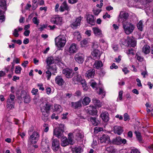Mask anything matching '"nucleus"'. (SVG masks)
Segmentation results:
<instances>
[{
	"label": "nucleus",
	"instance_id": "obj_8",
	"mask_svg": "<svg viewBox=\"0 0 153 153\" xmlns=\"http://www.w3.org/2000/svg\"><path fill=\"white\" fill-rule=\"evenodd\" d=\"M39 133L36 131L33 132L30 136L29 140L32 144L36 143L39 139Z\"/></svg>",
	"mask_w": 153,
	"mask_h": 153
},
{
	"label": "nucleus",
	"instance_id": "obj_25",
	"mask_svg": "<svg viewBox=\"0 0 153 153\" xmlns=\"http://www.w3.org/2000/svg\"><path fill=\"white\" fill-rule=\"evenodd\" d=\"M87 22L92 25H94L95 24L94 16L92 15H88L87 18Z\"/></svg>",
	"mask_w": 153,
	"mask_h": 153
},
{
	"label": "nucleus",
	"instance_id": "obj_39",
	"mask_svg": "<svg viewBox=\"0 0 153 153\" xmlns=\"http://www.w3.org/2000/svg\"><path fill=\"white\" fill-rule=\"evenodd\" d=\"M71 104L72 107L75 108H77L81 105L80 101H79L75 102H72Z\"/></svg>",
	"mask_w": 153,
	"mask_h": 153
},
{
	"label": "nucleus",
	"instance_id": "obj_23",
	"mask_svg": "<svg viewBox=\"0 0 153 153\" xmlns=\"http://www.w3.org/2000/svg\"><path fill=\"white\" fill-rule=\"evenodd\" d=\"M100 117L103 121L105 122H108L109 120L108 113L106 111L102 112Z\"/></svg>",
	"mask_w": 153,
	"mask_h": 153
},
{
	"label": "nucleus",
	"instance_id": "obj_16",
	"mask_svg": "<svg viewBox=\"0 0 153 153\" xmlns=\"http://www.w3.org/2000/svg\"><path fill=\"white\" fill-rule=\"evenodd\" d=\"M51 21L54 22V24L57 25H61L63 23L62 17L59 16H56L55 18H52Z\"/></svg>",
	"mask_w": 153,
	"mask_h": 153
},
{
	"label": "nucleus",
	"instance_id": "obj_34",
	"mask_svg": "<svg viewBox=\"0 0 153 153\" xmlns=\"http://www.w3.org/2000/svg\"><path fill=\"white\" fill-rule=\"evenodd\" d=\"M61 138V146H65L68 145L69 144L68 142L67 138L63 136Z\"/></svg>",
	"mask_w": 153,
	"mask_h": 153
},
{
	"label": "nucleus",
	"instance_id": "obj_15",
	"mask_svg": "<svg viewBox=\"0 0 153 153\" xmlns=\"http://www.w3.org/2000/svg\"><path fill=\"white\" fill-rule=\"evenodd\" d=\"M77 50L76 45L75 43H72L67 51L70 54H72L76 52Z\"/></svg>",
	"mask_w": 153,
	"mask_h": 153
},
{
	"label": "nucleus",
	"instance_id": "obj_6",
	"mask_svg": "<svg viewBox=\"0 0 153 153\" xmlns=\"http://www.w3.org/2000/svg\"><path fill=\"white\" fill-rule=\"evenodd\" d=\"M72 133L75 136V139L78 141L81 140L84 137L82 131L78 128L74 130Z\"/></svg>",
	"mask_w": 153,
	"mask_h": 153
},
{
	"label": "nucleus",
	"instance_id": "obj_59",
	"mask_svg": "<svg viewBox=\"0 0 153 153\" xmlns=\"http://www.w3.org/2000/svg\"><path fill=\"white\" fill-rule=\"evenodd\" d=\"M124 120L125 121L129 120L130 119L129 115L126 113L124 114Z\"/></svg>",
	"mask_w": 153,
	"mask_h": 153
},
{
	"label": "nucleus",
	"instance_id": "obj_41",
	"mask_svg": "<svg viewBox=\"0 0 153 153\" xmlns=\"http://www.w3.org/2000/svg\"><path fill=\"white\" fill-rule=\"evenodd\" d=\"M106 150L108 153H117V152L112 147H107Z\"/></svg>",
	"mask_w": 153,
	"mask_h": 153
},
{
	"label": "nucleus",
	"instance_id": "obj_30",
	"mask_svg": "<svg viewBox=\"0 0 153 153\" xmlns=\"http://www.w3.org/2000/svg\"><path fill=\"white\" fill-rule=\"evenodd\" d=\"M22 27H18L14 29L13 31V35L15 37H18L19 36V34L18 32L23 30Z\"/></svg>",
	"mask_w": 153,
	"mask_h": 153
},
{
	"label": "nucleus",
	"instance_id": "obj_9",
	"mask_svg": "<svg viewBox=\"0 0 153 153\" xmlns=\"http://www.w3.org/2000/svg\"><path fill=\"white\" fill-rule=\"evenodd\" d=\"M62 73L65 76L68 78H71L74 74V71L68 68L64 69L62 71Z\"/></svg>",
	"mask_w": 153,
	"mask_h": 153
},
{
	"label": "nucleus",
	"instance_id": "obj_31",
	"mask_svg": "<svg viewBox=\"0 0 153 153\" xmlns=\"http://www.w3.org/2000/svg\"><path fill=\"white\" fill-rule=\"evenodd\" d=\"M48 69V70H50L52 72L53 74L55 75V74L57 72V68L55 65L49 66Z\"/></svg>",
	"mask_w": 153,
	"mask_h": 153
},
{
	"label": "nucleus",
	"instance_id": "obj_42",
	"mask_svg": "<svg viewBox=\"0 0 153 153\" xmlns=\"http://www.w3.org/2000/svg\"><path fill=\"white\" fill-rule=\"evenodd\" d=\"M150 47L146 45L144 46L143 49V52L145 54H147L149 53Z\"/></svg>",
	"mask_w": 153,
	"mask_h": 153
},
{
	"label": "nucleus",
	"instance_id": "obj_24",
	"mask_svg": "<svg viewBox=\"0 0 153 153\" xmlns=\"http://www.w3.org/2000/svg\"><path fill=\"white\" fill-rule=\"evenodd\" d=\"M92 30L94 34L97 36L100 37L102 36V31L100 29L97 27H94L92 28Z\"/></svg>",
	"mask_w": 153,
	"mask_h": 153
},
{
	"label": "nucleus",
	"instance_id": "obj_5",
	"mask_svg": "<svg viewBox=\"0 0 153 153\" xmlns=\"http://www.w3.org/2000/svg\"><path fill=\"white\" fill-rule=\"evenodd\" d=\"M124 45L134 47L136 45V42L132 37H128L127 40H124V42L122 43Z\"/></svg>",
	"mask_w": 153,
	"mask_h": 153
},
{
	"label": "nucleus",
	"instance_id": "obj_32",
	"mask_svg": "<svg viewBox=\"0 0 153 153\" xmlns=\"http://www.w3.org/2000/svg\"><path fill=\"white\" fill-rule=\"evenodd\" d=\"M54 111L57 112L59 113L61 112L62 111L61 106L57 104L54 105V107L53 108Z\"/></svg>",
	"mask_w": 153,
	"mask_h": 153
},
{
	"label": "nucleus",
	"instance_id": "obj_18",
	"mask_svg": "<svg viewBox=\"0 0 153 153\" xmlns=\"http://www.w3.org/2000/svg\"><path fill=\"white\" fill-rule=\"evenodd\" d=\"M72 80L74 84H77L80 82L81 83L82 81L85 80L82 78L81 75L79 74L75 76L72 78Z\"/></svg>",
	"mask_w": 153,
	"mask_h": 153
},
{
	"label": "nucleus",
	"instance_id": "obj_11",
	"mask_svg": "<svg viewBox=\"0 0 153 153\" xmlns=\"http://www.w3.org/2000/svg\"><path fill=\"white\" fill-rule=\"evenodd\" d=\"M129 16L128 14L127 13L124 12L123 11H121L118 17V21L119 22H127L126 21Z\"/></svg>",
	"mask_w": 153,
	"mask_h": 153
},
{
	"label": "nucleus",
	"instance_id": "obj_53",
	"mask_svg": "<svg viewBox=\"0 0 153 153\" xmlns=\"http://www.w3.org/2000/svg\"><path fill=\"white\" fill-rule=\"evenodd\" d=\"M46 78L48 80H50L51 76V72L50 71V70H47L46 71Z\"/></svg>",
	"mask_w": 153,
	"mask_h": 153
},
{
	"label": "nucleus",
	"instance_id": "obj_47",
	"mask_svg": "<svg viewBox=\"0 0 153 153\" xmlns=\"http://www.w3.org/2000/svg\"><path fill=\"white\" fill-rule=\"evenodd\" d=\"M75 38H76L78 41L80 40L81 36L80 33L78 32H76L74 33Z\"/></svg>",
	"mask_w": 153,
	"mask_h": 153
},
{
	"label": "nucleus",
	"instance_id": "obj_22",
	"mask_svg": "<svg viewBox=\"0 0 153 153\" xmlns=\"http://www.w3.org/2000/svg\"><path fill=\"white\" fill-rule=\"evenodd\" d=\"M55 82L56 83L60 86L62 85L65 82L62 77L60 76H58L56 77Z\"/></svg>",
	"mask_w": 153,
	"mask_h": 153
},
{
	"label": "nucleus",
	"instance_id": "obj_14",
	"mask_svg": "<svg viewBox=\"0 0 153 153\" xmlns=\"http://www.w3.org/2000/svg\"><path fill=\"white\" fill-rule=\"evenodd\" d=\"M74 58L76 61L79 64L82 63L84 61V56L81 53L76 54L75 55Z\"/></svg>",
	"mask_w": 153,
	"mask_h": 153
},
{
	"label": "nucleus",
	"instance_id": "obj_28",
	"mask_svg": "<svg viewBox=\"0 0 153 153\" xmlns=\"http://www.w3.org/2000/svg\"><path fill=\"white\" fill-rule=\"evenodd\" d=\"M103 66L102 62L100 60L96 61L93 65V67L97 69H99Z\"/></svg>",
	"mask_w": 153,
	"mask_h": 153
},
{
	"label": "nucleus",
	"instance_id": "obj_63",
	"mask_svg": "<svg viewBox=\"0 0 153 153\" xmlns=\"http://www.w3.org/2000/svg\"><path fill=\"white\" fill-rule=\"evenodd\" d=\"M64 128H65V126H64V125L63 124H61L59 125V128H57L58 129H59L61 130H62L64 132Z\"/></svg>",
	"mask_w": 153,
	"mask_h": 153
},
{
	"label": "nucleus",
	"instance_id": "obj_49",
	"mask_svg": "<svg viewBox=\"0 0 153 153\" xmlns=\"http://www.w3.org/2000/svg\"><path fill=\"white\" fill-rule=\"evenodd\" d=\"M73 135V134L72 133H69L68 134V143L72 145L73 144V140L72 137H71V136H72Z\"/></svg>",
	"mask_w": 153,
	"mask_h": 153
},
{
	"label": "nucleus",
	"instance_id": "obj_61",
	"mask_svg": "<svg viewBox=\"0 0 153 153\" xmlns=\"http://www.w3.org/2000/svg\"><path fill=\"white\" fill-rule=\"evenodd\" d=\"M135 133L136 134L137 138L140 141L141 140L140 134L139 132H137V131H135Z\"/></svg>",
	"mask_w": 153,
	"mask_h": 153
},
{
	"label": "nucleus",
	"instance_id": "obj_64",
	"mask_svg": "<svg viewBox=\"0 0 153 153\" xmlns=\"http://www.w3.org/2000/svg\"><path fill=\"white\" fill-rule=\"evenodd\" d=\"M137 59V60L140 62H142L143 60V57L138 56L137 54L136 55Z\"/></svg>",
	"mask_w": 153,
	"mask_h": 153
},
{
	"label": "nucleus",
	"instance_id": "obj_54",
	"mask_svg": "<svg viewBox=\"0 0 153 153\" xmlns=\"http://www.w3.org/2000/svg\"><path fill=\"white\" fill-rule=\"evenodd\" d=\"M94 129V132L96 133H97L98 132L101 131L103 130L102 128L100 127H95Z\"/></svg>",
	"mask_w": 153,
	"mask_h": 153
},
{
	"label": "nucleus",
	"instance_id": "obj_40",
	"mask_svg": "<svg viewBox=\"0 0 153 153\" xmlns=\"http://www.w3.org/2000/svg\"><path fill=\"white\" fill-rule=\"evenodd\" d=\"M81 84L82 85L83 90L84 91H87L88 89V87L85 80H83L82 81Z\"/></svg>",
	"mask_w": 153,
	"mask_h": 153
},
{
	"label": "nucleus",
	"instance_id": "obj_19",
	"mask_svg": "<svg viewBox=\"0 0 153 153\" xmlns=\"http://www.w3.org/2000/svg\"><path fill=\"white\" fill-rule=\"evenodd\" d=\"M63 131L62 130H61L57 128H56L54 130L53 135L58 138H60L63 136Z\"/></svg>",
	"mask_w": 153,
	"mask_h": 153
},
{
	"label": "nucleus",
	"instance_id": "obj_38",
	"mask_svg": "<svg viewBox=\"0 0 153 153\" xmlns=\"http://www.w3.org/2000/svg\"><path fill=\"white\" fill-rule=\"evenodd\" d=\"M72 153H81V148L80 146H76L72 149Z\"/></svg>",
	"mask_w": 153,
	"mask_h": 153
},
{
	"label": "nucleus",
	"instance_id": "obj_62",
	"mask_svg": "<svg viewBox=\"0 0 153 153\" xmlns=\"http://www.w3.org/2000/svg\"><path fill=\"white\" fill-rule=\"evenodd\" d=\"M28 63L29 62L28 61H25L22 63L21 64V65L24 68H25L27 67V64H28Z\"/></svg>",
	"mask_w": 153,
	"mask_h": 153
},
{
	"label": "nucleus",
	"instance_id": "obj_45",
	"mask_svg": "<svg viewBox=\"0 0 153 153\" xmlns=\"http://www.w3.org/2000/svg\"><path fill=\"white\" fill-rule=\"evenodd\" d=\"M90 120L92 124L94 126H97L98 124V122L96 120L95 117H91L90 118Z\"/></svg>",
	"mask_w": 153,
	"mask_h": 153
},
{
	"label": "nucleus",
	"instance_id": "obj_33",
	"mask_svg": "<svg viewBox=\"0 0 153 153\" xmlns=\"http://www.w3.org/2000/svg\"><path fill=\"white\" fill-rule=\"evenodd\" d=\"M46 62L47 65L49 66L51 64L54 62L56 63V59H54L53 57L51 56L48 58L46 60Z\"/></svg>",
	"mask_w": 153,
	"mask_h": 153
},
{
	"label": "nucleus",
	"instance_id": "obj_7",
	"mask_svg": "<svg viewBox=\"0 0 153 153\" xmlns=\"http://www.w3.org/2000/svg\"><path fill=\"white\" fill-rule=\"evenodd\" d=\"M41 149L43 153H50V151L49 147V143L44 140H43L41 143Z\"/></svg>",
	"mask_w": 153,
	"mask_h": 153
},
{
	"label": "nucleus",
	"instance_id": "obj_13",
	"mask_svg": "<svg viewBox=\"0 0 153 153\" xmlns=\"http://www.w3.org/2000/svg\"><path fill=\"white\" fill-rule=\"evenodd\" d=\"M52 148L54 152H56L59 149V143L58 140L56 139L53 140Z\"/></svg>",
	"mask_w": 153,
	"mask_h": 153
},
{
	"label": "nucleus",
	"instance_id": "obj_10",
	"mask_svg": "<svg viewBox=\"0 0 153 153\" xmlns=\"http://www.w3.org/2000/svg\"><path fill=\"white\" fill-rule=\"evenodd\" d=\"M85 110L89 114L92 115H95L97 114V111L95 107L93 106H90L85 107Z\"/></svg>",
	"mask_w": 153,
	"mask_h": 153
},
{
	"label": "nucleus",
	"instance_id": "obj_50",
	"mask_svg": "<svg viewBox=\"0 0 153 153\" xmlns=\"http://www.w3.org/2000/svg\"><path fill=\"white\" fill-rule=\"evenodd\" d=\"M22 70V68L19 65L17 66L15 68V73L16 74H20Z\"/></svg>",
	"mask_w": 153,
	"mask_h": 153
},
{
	"label": "nucleus",
	"instance_id": "obj_2",
	"mask_svg": "<svg viewBox=\"0 0 153 153\" xmlns=\"http://www.w3.org/2000/svg\"><path fill=\"white\" fill-rule=\"evenodd\" d=\"M123 28L124 33L127 35L131 33L134 30L135 25L130 22H123Z\"/></svg>",
	"mask_w": 153,
	"mask_h": 153
},
{
	"label": "nucleus",
	"instance_id": "obj_36",
	"mask_svg": "<svg viewBox=\"0 0 153 153\" xmlns=\"http://www.w3.org/2000/svg\"><path fill=\"white\" fill-rule=\"evenodd\" d=\"M93 102L94 104L98 107H101L102 105V103L100 101L96 98H94L92 99Z\"/></svg>",
	"mask_w": 153,
	"mask_h": 153
},
{
	"label": "nucleus",
	"instance_id": "obj_60",
	"mask_svg": "<svg viewBox=\"0 0 153 153\" xmlns=\"http://www.w3.org/2000/svg\"><path fill=\"white\" fill-rule=\"evenodd\" d=\"M87 43L88 41L85 39L83 40L81 42V44L82 46H84L85 45H87Z\"/></svg>",
	"mask_w": 153,
	"mask_h": 153
},
{
	"label": "nucleus",
	"instance_id": "obj_46",
	"mask_svg": "<svg viewBox=\"0 0 153 153\" xmlns=\"http://www.w3.org/2000/svg\"><path fill=\"white\" fill-rule=\"evenodd\" d=\"M97 93L100 95H101L104 96L105 95V93L102 88H100L99 89H97Z\"/></svg>",
	"mask_w": 153,
	"mask_h": 153
},
{
	"label": "nucleus",
	"instance_id": "obj_1",
	"mask_svg": "<svg viewBox=\"0 0 153 153\" xmlns=\"http://www.w3.org/2000/svg\"><path fill=\"white\" fill-rule=\"evenodd\" d=\"M67 37L66 34L62 33L55 39V44L59 48L63 47L67 41Z\"/></svg>",
	"mask_w": 153,
	"mask_h": 153
},
{
	"label": "nucleus",
	"instance_id": "obj_3",
	"mask_svg": "<svg viewBox=\"0 0 153 153\" xmlns=\"http://www.w3.org/2000/svg\"><path fill=\"white\" fill-rule=\"evenodd\" d=\"M51 107L50 105L46 103L41 108V111L42 115V118L45 121H47L48 119Z\"/></svg>",
	"mask_w": 153,
	"mask_h": 153
},
{
	"label": "nucleus",
	"instance_id": "obj_51",
	"mask_svg": "<svg viewBox=\"0 0 153 153\" xmlns=\"http://www.w3.org/2000/svg\"><path fill=\"white\" fill-rule=\"evenodd\" d=\"M32 21L35 24L38 25L39 23V20L36 17H34L32 19Z\"/></svg>",
	"mask_w": 153,
	"mask_h": 153
},
{
	"label": "nucleus",
	"instance_id": "obj_44",
	"mask_svg": "<svg viewBox=\"0 0 153 153\" xmlns=\"http://www.w3.org/2000/svg\"><path fill=\"white\" fill-rule=\"evenodd\" d=\"M24 102L25 103H28L30 101V95L28 94H26L24 97Z\"/></svg>",
	"mask_w": 153,
	"mask_h": 153
},
{
	"label": "nucleus",
	"instance_id": "obj_57",
	"mask_svg": "<svg viewBox=\"0 0 153 153\" xmlns=\"http://www.w3.org/2000/svg\"><path fill=\"white\" fill-rule=\"evenodd\" d=\"M39 1V0H33V2L34 4H33V9L35 10L37 7V2Z\"/></svg>",
	"mask_w": 153,
	"mask_h": 153
},
{
	"label": "nucleus",
	"instance_id": "obj_48",
	"mask_svg": "<svg viewBox=\"0 0 153 153\" xmlns=\"http://www.w3.org/2000/svg\"><path fill=\"white\" fill-rule=\"evenodd\" d=\"M138 29L140 31H142L143 30V22L141 20L140 21L137 25Z\"/></svg>",
	"mask_w": 153,
	"mask_h": 153
},
{
	"label": "nucleus",
	"instance_id": "obj_29",
	"mask_svg": "<svg viewBox=\"0 0 153 153\" xmlns=\"http://www.w3.org/2000/svg\"><path fill=\"white\" fill-rule=\"evenodd\" d=\"M133 51V50L131 48L128 49V51L127 52V53L128 56L130 61L131 62L132 61V59L134 58L133 56L134 55V53Z\"/></svg>",
	"mask_w": 153,
	"mask_h": 153
},
{
	"label": "nucleus",
	"instance_id": "obj_35",
	"mask_svg": "<svg viewBox=\"0 0 153 153\" xmlns=\"http://www.w3.org/2000/svg\"><path fill=\"white\" fill-rule=\"evenodd\" d=\"M92 54L94 57L99 58L101 54L100 51L98 50L95 49L92 52Z\"/></svg>",
	"mask_w": 153,
	"mask_h": 153
},
{
	"label": "nucleus",
	"instance_id": "obj_27",
	"mask_svg": "<svg viewBox=\"0 0 153 153\" xmlns=\"http://www.w3.org/2000/svg\"><path fill=\"white\" fill-rule=\"evenodd\" d=\"M123 129L120 126H115L114 127V132L117 134L118 135H120L123 132Z\"/></svg>",
	"mask_w": 153,
	"mask_h": 153
},
{
	"label": "nucleus",
	"instance_id": "obj_17",
	"mask_svg": "<svg viewBox=\"0 0 153 153\" xmlns=\"http://www.w3.org/2000/svg\"><path fill=\"white\" fill-rule=\"evenodd\" d=\"M100 142L101 143H111L110 139L109 136L106 134H104L100 139Z\"/></svg>",
	"mask_w": 153,
	"mask_h": 153
},
{
	"label": "nucleus",
	"instance_id": "obj_4",
	"mask_svg": "<svg viewBox=\"0 0 153 153\" xmlns=\"http://www.w3.org/2000/svg\"><path fill=\"white\" fill-rule=\"evenodd\" d=\"M15 96L10 94L7 101L6 107L8 110L12 109L14 108L15 106Z\"/></svg>",
	"mask_w": 153,
	"mask_h": 153
},
{
	"label": "nucleus",
	"instance_id": "obj_58",
	"mask_svg": "<svg viewBox=\"0 0 153 153\" xmlns=\"http://www.w3.org/2000/svg\"><path fill=\"white\" fill-rule=\"evenodd\" d=\"M38 91V89L33 88L31 92L33 95H36L37 94Z\"/></svg>",
	"mask_w": 153,
	"mask_h": 153
},
{
	"label": "nucleus",
	"instance_id": "obj_43",
	"mask_svg": "<svg viewBox=\"0 0 153 153\" xmlns=\"http://www.w3.org/2000/svg\"><path fill=\"white\" fill-rule=\"evenodd\" d=\"M0 6L2 7V9H6V4L5 0H0Z\"/></svg>",
	"mask_w": 153,
	"mask_h": 153
},
{
	"label": "nucleus",
	"instance_id": "obj_12",
	"mask_svg": "<svg viewBox=\"0 0 153 153\" xmlns=\"http://www.w3.org/2000/svg\"><path fill=\"white\" fill-rule=\"evenodd\" d=\"M126 142V140L125 139H122L119 136L114 138L111 142V143L119 145L121 144H125Z\"/></svg>",
	"mask_w": 153,
	"mask_h": 153
},
{
	"label": "nucleus",
	"instance_id": "obj_37",
	"mask_svg": "<svg viewBox=\"0 0 153 153\" xmlns=\"http://www.w3.org/2000/svg\"><path fill=\"white\" fill-rule=\"evenodd\" d=\"M91 101V99L88 97H85L82 100V103L84 105H88Z\"/></svg>",
	"mask_w": 153,
	"mask_h": 153
},
{
	"label": "nucleus",
	"instance_id": "obj_52",
	"mask_svg": "<svg viewBox=\"0 0 153 153\" xmlns=\"http://www.w3.org/2000/svg\"><path fill=\"white\" fill-rule=\"evenodd\" d=\"M90 85L93 88H96V86L97 85V83L94 80H91L90 82Z\"/></svg>",
	"mask_w": 153,
	"mask_h": 153
},
{
	"label": "nucleus",
	"instance_id": "obj_55",
	"mask_svg": "<svg viewBox=\"0 0 153 153\" xmlns=\"http://www.w3.org/2000/svg\"><path fill=\"white\" fill-rule=\"evenodd\" d=\"M123 94V91H120L119 93V96L117 99V101H118L119 100H121L122 99V95Z\"/></svg>",
	"mask_w": 153,
	"mask_h": 153
},
{
	"label": "nucleus",
	"instance_id": "obj_56",
	"mask_svg": "<svg viewBox=\"0 0 153 153\" xmlns=\"http://www.w3.org/2000/svg\"><path fill=\"white\" fill-rule=\"evenodd\" d=\"M37 85L39 88V89L42 91L44 90V88L43 87V85L42 83H38L37 84Z\"/></svg>",
	"mask_w": 153,
	"mask_h": 153
},
{
	"label": "nucleus",
	"instance_id": "obj_26",
	"mask_svg": "<svg viewBox=\"0 0 153 153\" xmlns=\"http://www.w3.org/2000/svg\"><path fill=\"white\" fill-rule=\"evenodd\" d=\"M69 10V8L67 4V2L65 1H64L59 8L60 11L61 12H62L65 10L68 11Z\"/></svg>",
	"mask_w": 153,
	"mask_h": 153
},
{
	"label": "nucleus",
	"instance_id": "obj_21",
	"mask_svg": "<svg viewBox=\"0 0 153 153\" xmlns=\"http://www.w3.org/2000/svg\"><path fill=\"white\" fill-rule=\"evenodd\" d=\"M94 70L91 69L89 70L86 72L85 74V76L88 78H92L94 77Z\"/></svg>",
	"mask_w": 153,
	"mask_h": 153
},
{
	"label": "nucleus",
	"instance_id": "obj_20",
	"mask_svg": "<svg viewBox=\"0 0 153 153\" xmlns=\"http://www.w3.org/2000/svg\"><path fill=\"white\" fill-rule=\"evenodd\" d=\"M82 19L81 16L77 18L75 21L73 22L71 24V27L73 28H76L80 24V22Z\"/></svg>",
	"mask_w": 153,
	"mask_h": 153
}]
</instances>
